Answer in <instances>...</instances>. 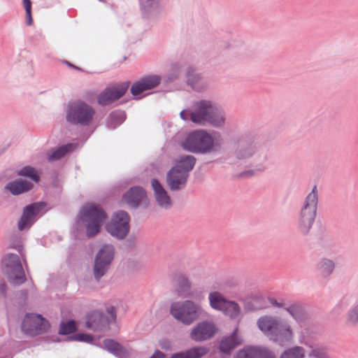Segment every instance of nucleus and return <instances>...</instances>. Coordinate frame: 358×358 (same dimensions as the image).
Instances as JSON below:
<instances>
[{
	"label": "nucleus",
	"instance_id": "37",
	"mask_svg": "<svg viewBox=\"0 0 358 358\" xmlns=\"http://www.w3.org/2000/svg\"><path fill=\"white\" fill-rule=\"evenodd\" d=\"M303 349L302 347L296 346L285 350L280 358H303Z\"/></svg>",
	"mask_w": 358,
	"mask_h": 358
},
{
	"label": "nucleus",
	"instance_id": "42",
	"mask_svg": "<svg viewBox=\"0 0 358 358\" xmlns=\"http://www.w3.org/2000/svg\"><path fill=\"white\" fill-rule=\"evenodd\" d=\"M347 322L352 325H355L358 323V303L354 305L349 310Z\"/></svg>",
	"mask_w": 358,
	"mask_h": 358
},
{
	"label": "nucleus",
	"instance_id": "59",
	"mask_svg": "<svg viewBox=\"0 0 358 358\" xmlns=\"http://www.w3.org/2000/svg\"><path fill=\"white\" fill-rule=\"evenodd\" d=\"M127 56H124V57H123V58H122V60H126V59H127Z\"/></svg>",
	"mask_w": 358,
	"mask_h": 358
},
{
	"label": "nucleus",
	"instance_id": "26",
	"mask_svg": "<svg viewBox=\"0 0 358 358\" xmlns=\"http://www.w3.org/2000/svg\"><path fill=\"white\" fill-rule=\"evenodd\" d=\"M173 280L176 281V291L178 295L192 296V294L189 293L192 288V283L187 277L180 272H177L173 275Z\"/></svg>",
	"mask_w": 358,
	"mask_h": 358
},
{
	"label": "nucleus",
	"instance_id": "7",
	"mask_svg": "<svg viewBox=\"0 0 358 358\" xmlns=\"http://www.w3.org/2000/svg\"><path fill=\"white\" fill-rule=\"evenodd\" d=\"M65 113L68 123L72 125L88 126L93 120L95 110L85 101L77 99L69 102Z\"/></svg>",
	"mask_w": 358,
	"mask_h": 358
},
{
	"label": "nucleus",
	"instance_id": "12",
	"mask_svg": "<svg viewBox=\"0 0 358 358\" xmlns=\"http://www.w3.org/2000/svg\"><path fill=\"white\" fill-rule=\"evenodd\" d=\"M50 328L49 321L38 313H26L21 324L22 331L30 337L45 334Z\"/></svg>",
	"mask_w": 358,
	"mask_h": 358
},
{
	"label": "nucleus",
	"instance_id": "22",
	"mask_svg": "<svg viewBox=\"0 0 358 358\" xmlns=\"http://www.w3.org/2000/svg\"><path fill=\"white\" fill-rule=\"evenodd\" d=\"M150 184L157 204L162 208H170L172 206L171 199L160 181L154 178Z\"/></svg>",
	"mask_w": 358,
	"mask_h": 358
},
{
	"label": "nucleus",
	"instance_id": "28",
	"mask_svg": "<svg viewBox=\"0 0 358 358\" xmlns=\"http://www.w3.org/2000/svg\"><path fill=\"white\" fill-rule=\"evenodd\" d=\"M196 162V159L193 155H182L176 160V165L172 168L180 171L181 173H189L194 169Z\"/></svg>",
	"mask_w": 358,
	"mask_h": 358
},
{
	"label": "nucleus",
	"instance_id": "35",
	"mask_svg": "<svg viewBox=\"0 0 358 358\" xmlns=\"http://www.w3.org/2000/svg\"><path fill=\"white\" fill-rule=\"evenodd\" d=\"M210 306L218 310H224L227 300L224 296L218 292H213L209 294L208 296Z\"/></svg>",
	"mask_w": 358,
	"mask_h": 358
},
{
	"label": "nucleus",
	"instance_id": "29",
	"mask_svg": "<svg viewBox=\"0 0 358 358\" xmlns=\"http://www.w3.org/2000/svg\"><path fill=\"white\" fill-rule=\"evenodd\" d=\"M142 17L148 18L158 10L161 0H138Z\"/></svg>",
	"mask_w": 358,
	"mask_h": 358
},
{
	"label": "nucleus",
	"instance_id": "46",
	"mask_svg": "<svg viewBox=\"0 0 358 358\" xmlns=\"http://www.w3.org/2000/svg\"><path fill=\"white\" fill-rule=\"evenodd\" d=\"M159 345L162 350L164 351H171L173 350L172 343L167 338H163L159 341Z\"/></svg>",
	"mask_w": 358,
	"mask_h": 358
},
{
	"label": "nucleus",
	"instance_id": "49",
	"mask_svg": "<svg viewBox=\"0 0 358 358\" xmlns=\"http://www.w3.org/2000/svg\"><path fill=\"white\" fill-rule=\"evenodd\" d=\"M62 146H63L64 149L65 150L66 154L67 155L69 153L73 152L76 150V148H77L78 145L76 143H69L67 144L62 145Z\"/></svg>",
	"mask_w": 358,
	"mask_h": 358
},
{
	"label": "nucleus",
	"instance_id": "31",
	"mask_svg": "<svg viewBox=\"0 0 358 358\" xmlns=\"http://www.w3.org/2000/svg\"><path fill=\"white\" fill-rule=\"evenodd\" d=\"M16 173L18 176L28 178L31 181L38 183L41 180V171L30 165L23 166L17 170Z\"/></svg>",
	"mask_w": 358,
	"mask_h": 358
},
{
	"label": "nucleus",
	"instance_id": "53",
	"mask_svg": "<svg viewBox=\"0 0 358 358\" xmlns=\"http://www.w3.org/2000/svg\"><path fill=\"white\" fill-rule=\"evenodd\" d=\"M150 358H166V355L158 349H156Z\"/></svg>",
	"mask_w": 358,
	"mask_h": 358
},
{
	"label": "nucleus",
	"instance_id": "57",
	"mask_svg": "<svg viewBox=\"0 0 358 358\" xmlns=\"http://www.w3.org/2000/svg\"><path fill=\"white\" fill-rule=\"evenodd\" d=\"M257 170L260 172H263L265 170V167L264 166H261V167L258 168Z\"/></svg>",
	"mask_w": 358,
	"mask_h": 358
},
{
	"label": "nucleus",
	"instance_id": "45",
	"mask_svg": "<svg viewBox=\"0 0 358 358\" xmlns=\"http://www.w3.org/2000/svg\"><path fill=\"white\" fill-rule=\"evenodd\" d=\"M310 355L315 358H330L325 349L322 348H313L310 351Z\"/></svg>",
	"mask_w": 358,
	"mask_h": 358
},
{
	"label": "nucleus",
	"instance_id": "3",
	"mask_svg": "<svg viewBox=\"0 0 358 358\" xmlns=\"http://www.w3.org/2000/svg\"><path fill=\"white\" fill-rule=\"evenodd\" d=\"M257 324L259 330L274 343L285 347L292 342L293 331L287 323L273 316L264 315L258 319Z\"/></svg>",
	"mask_w": 358,
	"mask_h": 358
},
{
	"label": "nucleus",
	"instance_id": "43",
	"mask_svg": "<svg viewBox=\"0 0 358 358\" xmlns=\"http://www.w3.org/2000/svg\"><path fill=\"white\" fill-rule=\"evenodd\" d=\"M9 247L10 248L17 250L20 254H22L24 248L22 244L21 237L17 234L13 235L10 238V243Z\"/></svg>",
	"mask_w": 358,
	"mask_h": 358
},
{
	"label": "nucleus",
	"instance_id": "40",
	"mask_svg": "<svg viewBox=\"0 0 358 358\" xmlns=\"http://www.w3.org/2000/svg\"><path fill=\"white\" fill-rule=\"evenodd\" d=\"M187 83L188 85L194 87L199 80L200 76L196 73L195 69L188 67L185 73Z\"/></svg>",
	"mask_w": 358,
	"mask_h": 358
},
{
	"label": "nucleus",
	"instance_id": "32",
	"mask_svg": "<svg viewBox=\"0 0 358 358\" xmlns=\"http://www.w3.org/2000/svg\"><path fill=\"white\" fill-rule=\"evenodd\" d=\"M316 268L323 278H327L333 273L335 264L331 259L322 258L317 262Z\"/></svg>",
	"mask_w": 358,
	"mask_h": 358
},
{
	"label": "nucleus",
	"instance_id": "19",
	"mask_svg": "<svg viewBox=\"0 0 358 358\" xmlns=\"http://www.w3.org/2000/svg\"><path fill=\"white\" fill-rule=\"evenodd\" d=\"M101 349L107 351L117 358H131V350H128L120 342L113 338H105L101 343Z\"/></svg>",
	"mask_w": 358,
	"mask_h": 358
},
{
	"label": "nucleus",
	"instance_id": "2",
	"mask_svg": "<svg viewBox=\"0 0 358 358\" xmlns=\"http://www.w3.org/2000/svg\"><path fill=\"white\" fill-rule=\"evenodd\" d=\"M182 146L190 152L209 154L211 157H215L224 151L222 143L215 141L212 134L203 129L189 133L182 143Z\"/></svg>",
	"mask_w": 358,
	"mask_h": 358
},
{
	"label": "nucleus",
	"instance_id": "38",
	"mask_svg": "<svg viewBox=\"0 0 358 358\" xmlns=\"http://www.w3.org/2000/svg\"><path fill=\"white\" fill-rule=\"evenodd\" d=\"M224 310L227 311L230 317L233 319L238 317L241 313V308L238 303L234 301L227 300Z\"/></svg>",
	"mask_w": 358,
	"mask_h": 358
},
{
	"label": "nucleus",
	"instance_id": "23",
	"mask_svg": "<svg viewBox=\"0 0 358 358\" xmlns=\"http://www.w3.org/2000/svg\"><path fill=\"white\" fill-rule=\"evenodd\" d=\"M241 343L242 340L238 334V329H235L229 336L222 337L218 346L219 352L221 354L230 355Z\"/></svg>",
	"mask_w": 358,
	"mask_h": 358
},
{
	"label": "nucleus",
	"instance_id": "24",
	"mask_svg": "<svg viewBox=\"0 0 358 358\" xmlns=\"http://www.w3.org/2000/svg\"><path fill=\"white\" fill-rule=\"evenodd\" d=\"M33 187L34 184L31 182L22 178H17L7 183L5 189L13 196H19L29 192Z\"/></svg>",
	"mask_w": 358,
	"mask_h": 358
},
{
	"label": "nucleus",
	"instance_id": "16",
	"mask_svg": "<svg viewBox=\"0 0 358 358\" xmlns=\"http://www.w3.org/2000/svg\"><path fill=\"white\" fill-rule=\"evenodd\" d=\"M217 332V327L212 320H203L198 322L191 330L189 338L194 342L208 341Z\"/></svg>",
	"mask_w": 358,
	"mask_h": 358
},
{
	"label": "nucleus",
	"instance_id": "33",
	"mask_svg": "<svg viewBox=\"0 0 358 358\" xmlns=\"http://www.w3.org/2000/svg\"><path fill=\"white\" fill-rule=\"evenodd\" d=\"M285 309L298 322H303L307 318V313L300 303H294Z\"/></svg>",
	"mask_w": 358,
	"mask_h": 358
},
{
	"label": "nucleus",
	"instance_id": "48",
	"mask_svg": "<svg viewBox=\"0 0 358 358\" xmlns=\"http://www.w3.org/2000/svg\"><path fill=\"white\" fill-rule=\"evenodd\" d=\"M193 111H190L189 110H187V109H183L180 113V117L182 120H185V121H187V120H191V117H192V113Z\"/></svg>",
	"mask_w": 358,
	"mask_h": 358
},
{
	"label": "nucleus",
	"instance_id": "27",
	"mask_svg": "<svg viewBox=\"0 0 358 358\" xmlns=\"http://www.w3.org/2000/svg\"><path fill=\"white\" fill-rule=\"evenodd\" d=\"M127 119V113L124 110L116 109L112 110L106 120L108 129L114 130L124 122Z\"/></svg>",
	"mask_w": 358,
	"mask_h": 358
},
{
	"label": "nucleus",
	"instance_id": "15",
	"mask_svg": "<svg viewBox=\"0 0 358 358\" xmlns=\"http://www.w3.org/2000/svg\"><path fill=\"white\" fill-rule=\"evenodd\" d=\"M45 201H36L26 205L22 209V213L17 222V228L20 231L30 229L36 222L40 213L46 207Z\"/></svg>",
	"mask_w": 358,
	"mask_h": 358
},
{
	"label": "nucleus",
	"instance_id": "55",
	"mask_svg": "<svg viewBox=\"0 0 358 358\" xmlns=\"http://www.w3.org/2000/svg\"><path fill=\"white\" fill-rule=\"evenodd\" d=\"M254 174H255V171L250 169V170H247V171H244L241 172L239 174V177H244V176L252 177L254 176Z\"/></svg>",
	"mask_w": 358,
	"mask_h": 358
},
{
	"label": "nucleus",
	"instance_id": "34",
	"mask_svg": "<svg viewBox=\"0 0 358 358\" xmlns=\"http://www.w3.org/2000/svg\"><path fill=\"white\" fill-rule=\"evenodd\" d=\"M78 325L73 319L62 320L59 324L58 334L61 336H71L72 334L77 333Z\"/></svg>",
	"mask_w": 358,
	"mask_h": 358
},
{
	"label": "nucleus",
	"instance_id": "1",
	"mask_svg": "<svg viewBox=\"0 0 358 358\" xmlns=\"http://www.w3.org/2000/svg\"><path fill=\"white\" fill-rule=\"evenodd\" d=\"M108 218L106 210L100 203L86 202L80 208L76 222L78 227L85 228L87 237L91 238L101 233Z\"/></svg>",
	"mask_w": 358,
	"mask_h": 358
},
{
	"label": "nucleus",
	"instance_id": "4",
	"mask_svg": "<svg viewBox=\"0 0 358 358\" xmlns=\"http://www.w3.org/2000/svg\"><path fill=\"white\" fill-rule=\"evenodd\" d=\"M191 121L202 125L209 123L215 128H220L225 124V113L218 104L209 100H201L196 103Z\"/></svg>",
	"mask_w": 358,
	"mask_h": 358
},
{
	"label": "nucleus",
	"instance_id": "14",
	"mask_svg": "<svg viewBox=\"0 0 358 358\" xmlns=\"http://www.w3.org/2000/svg\"><path fill=\"white\" fill-rule=\"evenodd\" d=\"M130 81L117 83L107 86L97 96L101 106H108L124 96L130 86Z\"/></svg>",
	"mask_w": 358,
	"mask_h": 358
},
{
	"label": "nucleus",
	"instance_id": "39",
	"mask_svg": "<svg viewBox=\"0 0 358 358\" xmlns=\"http://www.w3.org/2000/svg\"><path fill=\"white\" fill-rule=\"evenodd\" d=\"M180 65L178 63L173 64L171 68V72L168 73L163 79L165 84L175 81L179 77Z\"/></svg>",
	"mask_w": 358,
	"mask_h": 358
},
{
	"label": "nucleus",
	"instance_id": "21",
	"mask_svg": "<svg viewBox=\"0 0 358 358\" xmlns=\"http://www.w3.org/2000/svg\"><path fill=\"white\" fill-rule=\"evenodd\" d=\"M235 358H275V356L266 348L250 345L238 350Z\"/></svg>",
	"mask_w": 358,
	"mask_h": 358
},
{
	"label": "nucleus",
	"instance_id": "36",
	"mask_svg": "<svg viewBox=\"0 0 358 358\" xmlns=\"http://www.w3.org/2000/svg\"><path fill=\"white\" fill-rule=\"evenodd\" d=\"M317 243L322 248H329L333 245L331 236L327 232L325 227L320 225L317 234Z\"/></svg>",
	"mask_w": 358,
	"mask_h": 358
},
{
	"label": "nucleus",
	"instance_id": "56",
	"mask_svg": "<svg viewBox=\"0 0 358 358\" xmlns=\"http://www.w3.org/2000/svg\"><path fill=\"white\" fill-rule=\"evenodd\" d=\"M270 301L273 306L278 308H282L284 306V303L278 302V301L274 298L271 299Z\"/></svg>",
	"mask_w": 358,
	"mask_h": 358
},
{
	"label": "nucleus",
	"instance_id": "17",
	"mask_svg": "<svg viewBox=\"0 0 358 358\" xmlns=\"http://www.w3.org/2000/svg\"><path fill=\"white\" fill-rule=\"evenodd\" d=\"M255 135L252 133H246L238 140V147L235 155L238 159L243 160L250 158L255 152Z\"/></svg>",
	"mask_w": 358,
	"mask_h": 358
},
{
	"label": "nucleus",
	"instance_id": "30",
	"mask_svg": "<svg viewBox=\"0 0 358 358\" xmlns=\"http://www.w3.org/2000/svg\"><path fill=\"white\" fill-rule=\"evenodd\" d=\"M65 341H74L78 342H83L94 345L96 346H101V341L99 338L95 336L83 331H79L66 337Z\"/></svg>",
	"mask_w": 358,
	"mask_h": 358
},
{
	"label": "nucleus",
	"instance_id": "50",
	"mask_svg": "<svg viewBox=\"0 0 358 358\" xmlns=\"http://www.w3.org/2000/svg\"><path fill=\"white\" fill-rule=\"evenodd\" d=\"M62 63L69 67L71 69L80 71V72H84L85 71L81 69L79 66H76L75 64H72L71 62L67 61V60H62Z\"/></svg>",
	"mask_w": 358,
	"mask_h": 358
},
{
	"label": "nucleus",
	"instance_id": "8",
	"mask_svg": "<svg viewBox=\"0 0 358 358\" xmlns=\"http://www.w3.org/2000/svg\"><path fill=\"white\" fill-rule=\"evenodd\" d=\"M202 308L192 300L172 303L170 314L178 322L185 325H190L196 321L201 315Z\"/></svg>",
	"mask_w": 358,
	"mask_h": 358
},
{
	"label": "nucleus",
	"instance_id": "44",
	"mask_svg": "<svg viewBox=\"0 0 358 358\" xmlns=\"http://www.w3.org/2000/svg\"><path fill=\"white\" fill-rule=\"evenodd\" d=\"M123 245L124 248L128 251H131L134 250L137 243V236L134 234H129L128 236L125 238Z\"/></svg>",
	"mask_w": 358,
	"mask_h": 358
},
{
	"label": "nucleus",
	"instance_id": "52",
	"mask_svg": "<svg viewBox=\"0 0 358 358\" xmlns=\"http://www.w3.org/2000/svg\"><path fill=\"white\" fill-rule=\"evenodd\" d=\"M26 24L28 26L33 24L32 11L25 12Z\"/></svg>",
	"mask_w": 358,
	"mask_h": 358
},
{
	"label": "nucleus",
	"instance_id": "51",
	"mask_svg": "<svg viewBox=\"0 0 358 358\" xmlns=\"http://www.w3.org/2000/svg\"><path fill=\"white\" fill-rule=\"evenodd\" d=\"M22 5L25 12L32 11V2L31 0H22Z\"/></svg>",
	"mask_w": 358,
	"mask_h": 358
},
{
	"label": "nucleus",
	"instance_id": "41",
	"mask_svg": "<svg viewBox=\"0 0 358 358\" xmlns=\"http://www.w3.org/2000/svg\"><path fill=\"white\" fill-rule=\"evenodd\" d=\"M66 155V151L62 145L52 150L48 155V160L50 162L57 161L64 158Z\"/></svg>",
	"mask_w": 358,
	"mask_h": 358
},
{
	"label": "nucleus",
	"instance_id": "6",
	"mask_svg": "<svg viewBox=\"0 0 358 358\" xmlns=\"http://www.w3.org/2000/svg\"><path fill=\"white\" fill-rule=\"evenodd\" d=\"M106 315L103 310L94 309L85 315V327L94 332L105 333L110 329V324L116 322L117 310L113 306L106 308Z\"/></svg>",
	"mask_w": 358,
	"mask_h": 358
},
{
	"label": "nucleus",
	"instance_id": "9",
	"mask_svg": "<svg viewBox=\"0 0 358 358\" xmlns=\"http://www.w3.org/2000/svg\"><path fill=\"white\" fill-rule=\"evenodd\" d=\"M131 217L124 210L115 212L108 222L104 225L105 231L113 238L117 241H123L130 232Z\"/></svg>",
	"mask_w": 358,
	"mask_h": 358
},
{
	"label": "nucleus",
	"instance_id": "18",
	"mask_svg": "<svg viewBox=\"0 0 358 358\" xmlns=\"http://www.w3.org/2000/svg\"><path fill=\"white\" fill-rule=\"evenodd\" d=\"M145 199H147L146 190L141 186L135 185L131 187L122 194V201L130 208L136 209Z\"/></svg>",
	"mask_w": 358,
	"mask_h": 358
},
{
	"label": "nucleus",
	"instance_id": "10",
	"mask_svg": "<svg viewBox=\"0 0 358 358\" xmlns=\"http://www.w3.org/2000/svg\"><path fill=\"white\" fill-rule=\"evenodd\" d=\"M1 268L13 285H22L27 280L20 257L16 254L8 253L4 255L1 259Z\"/></svg>",
	"mask_w": 358,
	"mask_h": 358
},
{
	"label": "nucleus",
	"instance_id": "20",
	"mask_svg": "<svg viewBox=\"0 0 358 358\" xmlns=\"http://www.w3.org/2000/svg\"><path fill=\"white\" fill-rule=\"evenodd\" d=\"M188 177L189 173H181L171 167L166 173V185L171 191H180L185 187Z\"/></svg>",
	"mask_w": 358,
	"mask_h": 358
},
{
	"label": "nucleus",
	"instance_id": "11",
	"mask_svg": "<svg viewBox=\"0 0 358 358\" xmlns=\"http://www.w3.org/2000/svg\"><path fill=\"white\" fill-rule=\"evenodd\" d=\"M115 255V248L111 243L103 244L98 250L93 264V274L96 281H99L108 271Z\"/></svg>",
	"mask_w": 358,
	"mask_h": 358
},
{
	"label": "nucleus",
	"instance_id": "5",
	"mask_svg": "<svg viewBox=\"0 0 358 358\" xmlns=\"http://www.w3.org/2000/svg\"><path fill=\"white\" fill-rule=\"evenodd\" d=\"M318 194L316 185L306 196L298 219V230L303 236L308 235L317 216Z\"/></svg>",
	"mask_w": 358,
	"mask_h": 358
},
{
	"label": "nucleus",
	"instance_id": "13",
	"mask_svg": "<svg viewBox=\"0 0 358 358\" xmlns=\"http://www.w3.org/2000/svg\"><path fill=\"white\" fill-rule=\"evenodd\" d=\"M162 81L161 76L157 74H147L134 81L130 87V93L133 99L140 100L153 92L144 93L157 87Z\"/></svg>",
	"mask_w": 358,
	"mask_h": 358
},
{
	"label": "nucleus",
	"instance_id": "54",
	"mask_svg": "<svg viewBox=\"0 0 358 358\" xmlns=\"http://www.w3.org/2000/svg\"><path fill=\"white\" fill-rule=\"evenodd\" d=\"M7 292V285L5 282L0 283V294L6 298Z\"/></svg>",
	"mask_w": 358,
	"mask_h": 358
},
{
	"label": "nucleus",
	"instance_id": "58",
	"mask_svg": "<svg viewBox=\"0 0 358 358\" xmlns=\"http://www.w3.org/2000/svg\"><path fill=\"white\" fill-rule=\"evenodd\" d=\"M60 338L59 337H57L56 339L54 340L55 342H59L60 341Z\"/></svg>",
	"mask_w": 358,
	"mask_h": 358
},
{
	"label": "nucleus",
	"instance_id": "47",
	"mask_svg": "<svg viewBox=\"0 0 358 358\" xmlns=\"http://www.w3.org/2000/svg\"><path fill=\"white\" fill-rule=\"evenodd\" d=\"M28 297V290L27 289H22L20 291L17 299L20 301V303L22 305L25 303Z\"/></svg>",
	"mask_w": 358,
	"mask_h": 358
},
{
	"label": "nucleus",
	"instance_id": "25",
	"mask_svg": "<svg viewBox=\"0 0 358 358\" xmlns=\"http://www.w3.org/2000/svg\"><path fill=\"white\" fill-rule=\"evenodd\" d=\"M209 352L206 346L196 345L185 350L174 352L169 358H202Z\"/></svg>",
	"mask_w": 358,
	"mask_h": 358
}]
</instances>
